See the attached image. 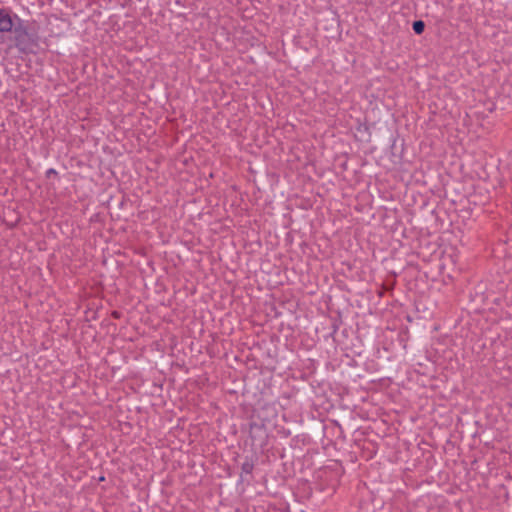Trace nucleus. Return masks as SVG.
<instances>
[{"mask_svg":"<svg viewBox=\"0 0 512 512\" xmlns=\"http://www.w3.org/2000/svg\"><path fill=\"white\" fill-rule=\"evenodd\" d=\"M17 23L13 27L12 31L14 33V43L15 46L22 52H27L30 50V36L27 31V28L23 25L22 20L19 17H16Z\"/></svg>","mask_w":512,"mask_h":512,"instance_id":"nucleus-1","label":"nucleus"},{"mask_svg":"<svg viewBox=\"0 0 512 512\" xmlns=\"http://www.w3.org/2000/svg\"><path fill=\"white\" fill-rule=\"evenodd\" d=\"M16 15L12 16L7 10L0 9V32H11L16 21Z\"/></svg>","mask_w":512,"mask_h":512,"instance_id":"nucleus-2","label":"nucleus"},{"mask_svg":"<svg viewBox=\"0 0 512 512\" xmlns=\"http://www.w3.org/2000/svg\"><path fill=\"white\" fill-rule=\"evenodd\" d=\"M424 22L423 21H415L413 23V30L416 34H421L424 31Z\"/></svg>","mask_w":512,"mask_h":512,"instance_id":"nucleus-3","label":"nucleus"}]
</instances>
